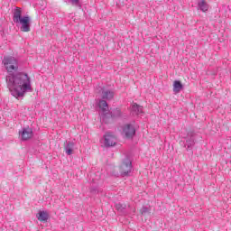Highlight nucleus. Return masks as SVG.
Masks as SVG:
<instances>
[{
    "instance_id": "1",
    "label": "nucleus",
    "mask_w": 231,
    "mask_h": 231,
    "mask_svg": "<svg viewBox=\"0 0 231 231\" xmlns=\"http://www.w3.org/2000/svg\"><path fill=\"white\" fill-rule=\"evenodd\" d=\"M2 64L7 73V88L14 98H24L26 93H32V79L26 72H19V60L14 56H5Z\"/></svg>"
},
{
    "instance_id": "2",
    "label": "nucleus",
    "mask_w": 231,
    "mask_h": 231,
    "mask_svg": "<svg viewBox=\"0 0 231 231\" xmlns=\"http://www.w3.org/2000/svg\"><path fill=\"white\" fill-rule=\"evenodd\" d=\"M13 21L20 26L21 32H28L32 30V18L28 15L23 16V10L19 7L14 10Z\"/></svg>"
},
{
    "instance_id": "3",
    "label": "nucleus",
    "mask_w": 231,
    "mask_h": 231,
    "mask_svg": "<svg viewBox=\"0 0 231 231\" xmlns=\"http://www.w3.org/2000/svg\"><path fill=\"white\" fill-rule=\"evenodd\" d=\"M102 89V98L103 99H99L97 102V107H99V109H101L102 113H106V111H109V105H107V101L106 100H113L114 97H115V92L111 91V90H104V88Z\"/></svg>"
},
{
    "instance_id": "4",
    "label": "nucleus",
    "mask_w": 231,
    "mask_h": 231,
    "mask_svg": "<svg viewBox=\"0 0 231 231\" xmlns=\"http://www.w3.org/2000/svg\"><path fill=\"white\" fill-rule=\"evenodd\" d=\"M132 169H133V162L129 158H125L120 166L121 176L123 177L129 176V174H131Z\"/></svg>"
},
{
    "instance_id": "5",
    "label": "nucleus",
    "mask_w": 231,
    "mask_h": 231,
    "mask_svg": "<svg viewBox=\"0 0 231 231\" xmlns=\"http://www.w3.org/2000/svg\"><path fill=\"white\" fill-rule=\"evenodd\" d=\"M122 133L125 138L131 139L136 134V128L133 124H126L123 125Z\"/></svg>"
},
{
    "instance_id": "6",
    "label": "nucleus",
    "mask_w": 231,
    "mask_h": 231,
    "mask_svg": "<svg viewBox=\"0 0 231 231\" xmlns=\"http://www.w3.org/2000/svg\"><path fill=\"white\" fill-rule=\"evenodd\" d=\"M19 134L23 142H26V140H30V138L33 137V130L30 127L23 128L22 131L19 132Z\"/></svg>"
},
{
    "instance_id": "7",
    "label": "nucleus",
    "mask_w": 231,
    "mask_h": 231,
    "mask_svg": "<svg viewBox=\"0 0 231 231\" xmlns=\"http://www.w3.org/2000/svg\"><path fill=\"white\" fill-rule=\"evenodd\" d=\"M104 139L106 147H113L116 145V137H115L111 133H106Z\"/></svg>"
},
{
    "instance_id": "8",
    "label": "nucleus",
    "mask_w": 231,
    "mask_h": 231,
    "mask_svg": "<svg viewBox=\"0 0 231 231\" xmlns=\"http://www.w3.org/2000/svg\"><path fill=\"white\" fill-rule=\"evenodd\" d=\"M107 116H111V118H118V116H122V112L120 111V109L116 108L114 109L110 114L106 112H103V114L101 115V119L103 120V122L106 121V118H107Z\"/></svg>"
},
{
    "instance_id": "9",
    "label": "nucleus",
    "mask_w": 231,
    "mask_h": 231,
    "mask_svg": "<svg viewBox=\"0 0 231 231\" xmlns=\"http://www.w3.org/2000/svg\"><path fill=\"white\" fill-rule=\"evenodd\" d=\"M131 113L135 116L143 115V107L136 103H133L131 106Z\"/></svg>"
},
{
    "instance_id": "10",
    "label": "nucleus",
    "mask_w": 231,
    "mask_h": 231,
    "mask_svg": "<svg viewBox=\"0 0 231 231\" xmlns=\"http://www.w3.org/2000/svg\"><path fill=\"white\" fill-rule=\"evenodd\" d=\"M194 140V136H189L186 139L185 147H187V151H192V147L196 144Z\"/></svg>"
},
{
    "instance_id": "11",
    "label": "nucleus",
    "mask_w": 231,
    "mask_h": 231,
    "mask_svg": "<svg viewBox=\"0 0 231 231\" xmlns=\"http://www.w3.org/2000/svg\"><path fill=\"white\" fill-rule=\"evenodd\" d=\"M73 149H75V143L69 142L65 145V152L68 154V156H71L73 154Z\"/></svg>"
},
{
    "instance_id": "12",
    "label": "nucleus",
    "mask_w": 231,
    "mask_h": 231,
    "mask_svg": "<svg viewBox=\"0 0 231 231\" xmlns=\"http://www.w3.org/2000/svg\"><path fill=\"white\" fill-rule=\"evenodd\" d=\"M198 6L201 12H208V4L205 0H199Z\"/></svg>"
},
{
    "instance_id": "13",
    "label": "nucleus",
    "mask_w": 231,
    "mask_h": 231,
    "mask_svg": "<svg viewBox=\"0 0 231 231\" xmlns=\"http://www.w3.org/2000/svg\"><path fill=\"white\" fill-rule=\"evenodd\" d=\"M181 89H183V84H181V81L175 80L173 82V92L175 94H178V93H180V91H181Z\"/></svg>"
},
{
    "instance_id": "14",
    "label": "nucleus",
    "mask_w": 231,
    "mask_h": 231,
    "mask_svg": "<svg viewBox=\"0 0 231 231\" xmlns=\"http://www.w3.org/2000/svg\"><path fill=\"white\" fill-rule=\"evenodd\" d=\"M36 217H37L38 221H48V217H50V216L48 215V212H46V211H39Z\"/></svg>"
},
{
    "instance_id": "15",
    "label": "nucleus",
    "mask_w": 231,
    "mask_h": 231,
    "mask_svg": "<svg viewBox=\"0 0 231 231\" xmlns=\"http://www.w3.org/2000/svg\"><path fill=\"white\" fill-rule=\"evenodd\" d=\"M126 207H127L126 205L122 204V203L116 204V210H118V212H124V210H125Z\"/></svg>"
},
{
    "instance_id": "16",
    "label": "nucleus",
    "mask_w": 231,
    "mask_h": 231,
    "mask_svg": "<svg viewBox=\"0 0 231 231\" xmlns=\"http://www.w3.org/2000/svg\"><path fill=\"white\" fill-rule=\"evenodd\" d=\"M148 212H150L149 208H147V207H143V208H141V214H148Z\"/></svg>"
},
{
    "instance_id": "17",
    "label": "nucleus",
    "mask_w": 231,
    "mask_h": 231,
    "mask_svg": "<svg viewBox=\"0 0 231 231\" xmlns=\"http://www.w3.org/2000/svg\"><path fill=\"white\" fill-rule=\"evenodd\" d=\"M71 5H79V0H69Z\"/></svg>"
},
{
    "instance_id": "18",
    "label": "nucleus",
    "mask_w": 231,
    "mask_h": 231,
    "mask_svg": "<svg viewBox=\"0 0 231 231\" xmlns=\"http://www.w3.org/2000/svg\"><path fill=\"white\" fill-rule=\"evenodd\" d=\"M91 192H95V189H91Z\"/></svg>"
},
{
    "instance_id": "19",
    "label": "nucleus",
    "mask_w": 231,
    "mask_h": 231,
    "mask_svg": "<svg viewBox=\"0 0 231 231\" xmlns=\"http://www.w3.org/2000/svg\"><path fill=\"white\" fill-rule=\"evenodd\" d=\"M95 180H99V179H95Z\"/></svg>"
}]
</instances>
